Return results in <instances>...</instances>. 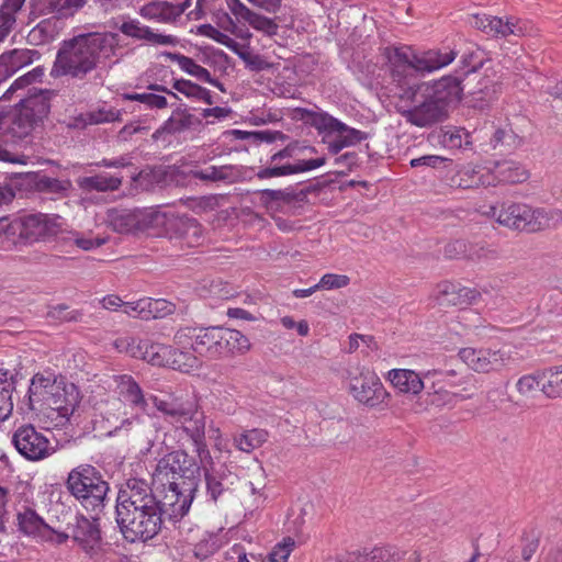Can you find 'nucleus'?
Returning <instances> with one entry per match:
<instances>
[{
  "label": "nucleus",
  "instance_id": "nucleus-41",
  "mask_svg": "<svg viewBox=\"0 0 562 562\" xmlns=\"http://www.w3.org/2000/svg\"><path fill=\"white\" fill-rule=\"evenodd\" d=\"M459 187L463 189L486 187L491 184L490 175L480 167L465 166L459 173Z\"/></svg>",
  "mask_w": 562,
  "mask_h": 562
},
{
  "label": "nucleus",
  "instance_id": "nucleus-46",
  "mask_svg": "<svg viewBox=\"0 0 562 562\" xmlns=\"http://www.w3.org/2000/svg\"><path fill=\"white\" fill-rule=\"evenodd\" d=\"M461 65L453 74L462 76L463 81H468L471 86V81L479 77V69L483 66V60L477 59L476 53L471 50L462 55Z\"/></svg>",
  "mask_w": 562,
  "mask_h": 562
},
{
  "label": "nucleus",
  "instance_id": "nucleus-31",
  "mask_svg": "<svg viewBox=\"0 0 562 562\" xmlns=\"http://www.w3.org/2000/svg\"><path fill=\"white\" fill-rule=\"evenodd\" d=\"M389 380L400 392L418 394L424 389V382L418 373L407 369H393Z\"/></svg>",
  "mask_w": 562,
  "mask_h": 562
},
{
  "label": "nucleus",
  "instance_id": "nucleus-40",
  "mask_svg": "<svg viewBox=\"0 0 562 562\" xmlns=\"http://www.w3.org/2000/svg\"><path fill=\"white\" fill-rule=\"evenodd\" d=\"M305 171H310L308 166H307V160L302 159V160H299L296 164H285V165H281V166L273 165V166L260 168L257 171L256 177L258 179L263 180V179H268V178L289 176V175H294V173H300V172H305Z\"/></svg>",
  "mask_w": 562,
  "mask_h": 562
},
{
  "label": "nucleus",
  "instance_id": "nucleus-59",
  "mask_svg": "<svg viewBox=\"0 0 562 562\" xmlns=\"http://www.w3.org/2000/svg\"><path fill=\"white\" fill-rule=\"evenodd\" d=\"M69 187V181H60L56 178H50L45 175L41 176L40 192L60 193L67 191Z\"/></svg>",
  "mask_w": 562,
  "mask_h": 562
},
{
  "label": "nucleus",
  "instance_id": "nucleus-48",
  "mask_svg": "<svg viewBox=\"0 0 562 562\" xmlns=\"http://www.w3.org/2000/svg\"><path fill=\"white\" fill-rule=\"evenodd\" d=\"M543 379H546V369L525 374L518 379L516 390L522 397H530L538 391Z\"/></svg>",
  "mask_w": 562,
  "mask_h": 562
},
{
  "label": "nucleus",
  "instance_id": "nucleus-29",
  "mask_svg": "<svg viewBox=\"0 0 562 562\" xmlns=\"http://www.w3.org/2000/svg\"><path fill=\"white\" fill-rule=\"evenodd\" d=\"M183 13V9H173V4L167 1H151L143 5L139 14L157 22H173Z\"/></svg>",
  "mask_w": 562,
  "mask_h": 562
},
{
  "label": "nucleus",
  "instance_id": "nucleus-51",
  "mask_svg": "<svg viewBox=\"0 0 562 562\" xmlns=\"http://www.w3.org/2000/svg\"><path fill=\"white\" fill-rule=\"evenodd\" d=\"M221 546V539L216 535H210L207 538L200 540L194 546V557L200 560H204L217 552Z\"/></svg>",
  "mask_w": 562,
  "mask_h": 562
},
{
  "label": "nucleus",
  "instance_id": "nucleus-35",
  "mask_svg": "<svg viewBox=\"0 0 562 562\" xmlns=\"http://www.w3.org/2000/svg\"><path fill=\"white\" fill-rule=\"evenodd\" d=\"M522 145V137L510 127L496 128L490 138V146L501 154H510Z\"/></svg>",
  "mask_w": 562,
  "mask_h": 562
},
{
  "label": "nucleus",
  "instance_id": "nucleus-32",
  "mask_svg": "<svg viewBox=\"0 0 562 562\" xmlns=\"http://www.w3.org/2000/svg\"><path fill=\"white\" fill-rule=\"evenodd\" d=\"M15 373L7 369H0V422L9 418L13 411L12 393L16 384Z\"/></svg>",
  "mask_w": 562,
  "mask_h": 562
},
{
  "label": "nucleus",
  "instance_id": "nucleus-8",
  "mask_svg": "<svg viewBox=\"0 0 562 562\" xmlns=\"http://www.w3.org/2000/svg\"><path fill=\"white\" fill-rule=\"evenodd\" d=\"M418 85L427 92L428 98H434L448 112L450 108L459 104L465 92L471 97L470 105L479 110L488 106L494 93V90L488 89L481 81L479 82L480 88L472 89L468 81H463L462 76L456 74L430 82H418Z\"/></svg>",
  "mask_w": 562,
  "mask_h": 562
},
{
  "label": "nucleus",
  "instance_id": "nucleus-9",
  "mask_svg": "<svg viewBox=\"0 0 562 562\" xmlns=\"http://www.w3.org/2000/svg\"><path fill=\"white\" fill-rule=\"evenodd\" d=\"M60 217L44 213L24 214L9 221L0 217V239L32 245L56 236L60 232Z\"/></svg>",
  "mask_w": 562,
  "mask_h": 562
},
{
  "label": "nucleus",
  "instance_id": "nucleus-43",
  "mask_svg": "<svg viewBox=\"0 0 562 562\" xmlns=\"http://www.w3.org/2000/svg\"><path fill=\"white\" fill-rule=\"evenodd\" d=\"M224 356L246 353L251 345L249 339L239 330L224 328Z\"/></svg>",
  "mask_w": 562,
  "mask_h": 562
},
{
  "label": "nucleus",
  "instance_id": "nucleus-21",
  "mask_svg": "<svg viewBox=\"0 0 562 562\" xmlns=\"http://www.w3.org/2000/svg\"><path fill=\"white\" fill-rule=\"evenodd\" d=\"M57 384L55 380L46 378L41 373H36L29 386L27 391V405L32 411H41L46 406H56V402L52 401L54 392H57Z\"/></svg>",
  "mask_w": 562,
  "mask_h": 562
},
{
  "label": "nucleus",
  "instance_id": "nucleus-55",
  "mask_svg": "<svg viewBox=\"0 0 562 562\" xmlns=\"http://www.w3.org/2000/svg\"><path fill=\"white\" fill-rule=\"evenodd\" d=\"M442 144L449 148H462L471 145L470 135L463 130H449L442 135Z\"/></svg>",
  "mask_w": 562,
  "mask_h": 562
},
{
  "label": "nucleus",
  "instance_id": "nucleus-28",
  "mask_svg": "<svg viewBox=\"0 0 562 562\" xmlns=\"http://www.w3.org/2000/svg\"><path fill=\"white\" fill-rule=\"evenodd\" d=\"M160 349L162 351L161 356L165 357V364H170L175 370L190 372L199 369L202 364L200 356L190 348L171 349L161 347Z\"/></svg>",
  "mask_w": 562,
  "mask_h": 562
},
{
  "label": "nucleus",
  "instance_id": "nucleus-64",
  "mask_svg": "<svg viewBox=\"0 0 562 562\" xmlns=\"http://www.w3.org/2000/svg\"><path fill=\"white\" fill-rule=\"evenodd\" d=\"M467 245L463 240H453L448 243L443 248V256L448 259H457L464 256Z\"/></svg>",
  "mask_w": 562,
  "mask_h": 562
},
{
  "label": "nucleus",
  "instance_id": "nucleus-49",
  "mask_svg": "<svg viewBox=\"0 0 562 562\" xmlns=\"http://www.w3.org/2000/svg\"><path fill=\"white\" fill-rule=\"evenodd\" d=\"M44 76V68L37 66L31 71L24 74L13 81V83L3 93L2 99H10V97L20 89H23L32 83L41 82Z\"/></svg>",
  "mask_w": 562,
  "mask_h": 562
},
{
  "label": "nucleus",
  "instance_id": "nucleus-13",
  "mask_svg": "<svg viewBox=\"0 0 562 562\" xmlns=\"http://www.w3.org/2000/svg\"><path fill=\"white\" fill-rule=\"evenodd\" d=\"M202 461L206 501L214 505H226L236 495L239 476L225 462H215L212 454Z\"/></svg>",
  "mask_w": 562,
  "mask_h": 562
},
{
  "label": "nucleus",
  "instance_id": "nucleus-4",
  "mask_svg": "<svg viewBox=\"0 0 562 562\" xmlns=\"http://www.w3.org/2000/svg\"><path fill=\"white\" fill-rule=\"evenodd\" d=\"M112 35L88 33L64 41L50 70L52 77L85 79L100 63L101 54L112 47Z\"/></svg>",
  "mask_w": 562,
  "mask_h": 562
},
{
  "label": "nucleus",
  "instance_id": "nucleus-39",
  "mask_svg": "<svg viewBox=\"0 0 562 562\" xmlns=\"http://www.w3.org/2000/svg\"><path fill=\"white\" fill-rule=\"evenodd\" d=\"M172 88L189 99L204 101L209 105L214 103L211 91L195 82H192L191 80L175 79Z\"/></svg>",
  "mask_w": 562,
  "mask_h": 562
},
{
  "label": "nucleus",
  "instance_id": "nucleus-50",
  "mask_svg": "<svg viewBox=\"0 0 562 562\" xmlns=\"http://www.w3.org/2000/svg\"><path fill=\"white\" fill-rule=\"evenodd\" d=\"M401 553L392 547L374 548L368 554L359 553V562H397Z\"/></svg>",
  "mask_w": 562,
  "mask_h": 562
},
{
  "label": "nucleus",
  "instance_id": "nucleus-17",
  "mask_svg": "<svg viewBox=\"0 0 562 562\" xmlns=\"http://www.w3.org/2000/svg\"><path fill=\"white\" fill-rule=\"evenodd\" d=\"M206 417L203 411L199 408L196 402L190 407L188 415L181 416V429L191 440L193 452L199 459H210L211 451L207 447L205 437Z\"/></svg>",
  "mask_w": 562,
  "mask_h": 562
},
{
  "label": "nucleus",
  "instance_id": "nucleus-42",
  "mask_svg": "<svg viewBox=\"0 0 562 562\" xmlns=\"http://www.w3.org/2000/svg\"><path fill=\"white\" fill-rule=\"evenodd\" d=\"M268 439V432L263 429L254 428L234 438L235 446L244 451L251 452L261 447Z\"/></svg>",
  "mask_w": 562,
  "mask_h": 562
},
{
  "label": "nucleus",
  "instance_id": "nucleus-52",
  "mask_svg": "<svg viewBox=\"0 0 562 562\" xmlns=\"http://www.w3.org/2000/svg\"><path fill=\"white\" fill-rule=\"evenodd\" d=\"M83 314L79 310L69 311L66 304H58L53 306L47 312V317L58 322H80Z\"/></svg>",
  "mask_w": 562,
  "mask_h": 562
},
{
  "label": "nucleus",
  "instance_id": "nucleus-3",
  "mask_svg": "<svg viewBox=\"0 0 562 562\" xmlns=\"http://www.w3.org/2000/svg\"><path fill=\"white\" fill-rule=\"evenodd\" d=\"M203 461L184 449L164 454L157 462L155 474L167 486V501L176 503L178 514H188L202 481Z\"/></svg>",
  "mask_w": 562,
  "mask_h": 562
},
{
  "label": "nucleus",
  "instance_id": "nucleus-7",
  "mask_svg": "<svg viewBox=\"0 0 562 562\" xmlns=\"http://www.w3.org/2000/svg\"><path fill=\"white\" fill-rule=\"evenodd\" d=\"M54 92L48 89L31 88L27 94L14 105L7 133L14 142L23 140L44 125L50 112Z\"/></svg>",
  "mask_w": 562,
  "mask_h": 562
},
{
  "label": "nucleus",
  "instance_id": "nucleus-24",
  "mask_svg": "<svg viewBox=\"0 0 562 562\" xmlns=\"http://www.w3.org/2000/svg\"><path fill=\"white\" fill-rule=\"evenodd\" d=\"M190 176L193 179L203 182H223L225 184H233L241 181L243 167L236 165H211L205 168L191 170Z\"/></svg>",
  "mask_w": 562,
  "mask_h": 562
},
{
  "label": "nucleus",
  "instance_id": "nucleus-5",
  "mask_svg": "<svg viewBox=\"0 0 562 562\" xmlns=\"http://www.w3.org/2000/svg\"><path fill=\"white\" fill-rule=\"evenodd\" d=\"M68 493L88 513L100 515L109 503L110 484L104 474L90 463L71 469L65 481Z\"/></svg>",
  "mask_w": 562,
  "mask_h": 562
},
{
  "label": "nucleus",
  "instance_id": "nucleus-15",
  "mask_svg": "<svg viewBox=\"0 0 562 562\" xmlns=\"http://www.w3.org/2000/svg\"><path fill=\"white\" fill-rule=\"evenodd\" d=\"M296 112L302 121L316 128L318 133L339 134L348 147L368 138L366 132L348 126L327 112H317L303 108L296 109Z\"/></svg>",
  "mask_w": 562,
  "mask_h": 562
},
{
  "label": "nucleus",
  "instance_id": "nucleus-11",
  "mask_svg": "<svg viewBox=\"0 0 562 562\" xmlns=\"http://www.w3.org/2000/svg\"><path fill=\"white\" fill-rule=\"evenodd\" d=\"M490 214L501 225L518 232L536 233L549 226V217L542 209L525 203L504 202L499 207L491 206Z\"/></svg>",
  "mask_w": 562,
  "mask_h": 562
},
{
  "label": "nucleus",
  "instance_id": "nucleus-19",
  "mask_svg": "<svg viewBox=\"0 0 562 562\" xmlns=\"http://www.w3.org/2000/svg\"><path fill=\"white\" fill-rule=\"evenodd\" d=\"M481 293L473 288L463 286L460 283L442 281L437 285L436 299L441 305L463 306L477 301Z\"/></svg>",
  "mask_w": 562,
  "mask_h": 562
},
{
  "label": "nucleus",
  "instance_id": "nucleus-20",
  "mask_svg": "<svg viewBox=\"0 0 562 562\" xmlns=\"http://www.w3.org/2000/svg\"><path fill=\"white\" fill-rule=\"evenodd\" d=\"M535 32V27L531 22L515 16H508L505 20L498 16L490 15L487 22L486 34L506 38L510 35L517 37L530 36Z\"/></svg>",
  "mask_w": 562,
  "mask_h": 562
},
{
  "label": "nucleus",
  "instance_id": "nucleus-45",
  "mask_svg": "<svg viewBox=\"0 0 562 562\" xmlns=\"http://www.w3.org/2000/svg\"><path fill=\"white\" fill-rule=\"evenodd\" d=\"M561 364L546 368L547 382L541 384L540 391L546 397L562 398V372Z\"/></svg>",
  "mask_w": 562,
  "mask_h": 562
},
{
  "label": "nucleus",
  "instance_id": "nucleus-61",
  "mask_svg": "<svg viewBox=\"0 0 562 562\" xmlns=\"http://www.w3.org/2000/svg\"><path fill=\"white\" fill-rule=\"evenodd\" d=\"M42 173L40 172H24L18 173L15 177V186L24 188L25 190L40 191V180Z\"/></svg>",
  "mask_w": 562,
  "mask_h": 562
},
{
  "label": "nucleus",
  "instance_id": "nucleus-14",
  "mask_svg": "<svg viewBox=\"0 0 562 562\" xmlns=\"http://www.w3.org/2000/svg\"><path fill=\"white\" fill-rule=\"evenodd\" d=\"M67 530L71 540L87 554H97L103 544L100 515L92 514L87 517L82 513L70 516Z\"/></svg>",
  "mask_w": 562,
  "mask_h": 562
},
{
  "label": "nucleus",
  "instance_id": "nucleus-12",
  "mask_svg": "<svg viewBox=\"0 0 562 562\" xmlns=\"http://www.w3.org/2000/svg\"><path fill=\"white\" fill-rule=\"evenodd\" d=\"M175 340L182 348H190L200 358L216 360L224 357V327H180Z\"/></svg>",
  "mask_w": 562,
  "mask_h": 562
},
{
  "label": "nucleus",
  "instance_id": "nucleus-1",
  "mask_svg": "<svg viewBox=\"0 0 562 562\" xmlns=\"http://www.w3.org/2000/svg\"><path fill=\"white\" fill-rule=\"evenodd\" d=\"M458 53L443 46L413 54L411 47L390 45L381 49L398 97L414 105L402 114L406 121L418 127H428L445 121L448 111L418 85V74L432 72L452 63Z\"/></svg>",
  "mask_w": 562,
  "mask_h": 562
},
{
  "label": "nucleus",
  "instance_id": "nucleus-27",
  "mask_svg": "<svg viewBox=\"0 0 562 562\" xmlns=\"http://www.w3.org/2000/svg\"><path fill=\"white\" fill-rule=\"evenodd\" d=\"M32 13L38 15L54 14L58 19L74 15L87 0H32Z\"/></svg>",
  "mask_w": 562,
  "mask_h": 562
},
{
  "label": "nucleus",
  "instance_id": "nucleus-25",
  "mask_svg": "<svg viewBox=\"0 0 562 562\" xmlns=\"http://www.w3.org/2000/svg\"><path fill=\"white\" fill-rule=\"evenodd\" d=\"M19 530L27 536L40 538L43 541H53L55 529L33 509L26 507L16 515Z\"/></svg>",
  "mask_w": 562,
  "mask_h": 562
},
{
  "label": "nucleus",
  "instance_id": "nucleus-22",
  "mask_svg": "<svg viewBox=\"0 0 562 562\" xmlns=\"http://www.w3.org/2000/svg\"><path fill=\"white\" fill-rule=\"evenodd\" d=\"M106 222L119 234H135L147 226L142 212L137 210L110 209L106 212Z\"/></svg>",
  "mask_w": 562,
  "mask_h": 562
},
{
  "label": "nucleus",
  "instance_id": "nucleus-63",
  "mask_svg": "<svg viewBox=\"0 0 562 562\" xmlns=\"http://www.w3.org/2000/svg\"><path fill=\"white\" fill-rule=\"evenodd\" d=\"M448 159L438 155H425L418 158H414L411 160V166L413 168L417 167H431L437 168L441 165H443Z\"/></svg>",
  "mask_w": 562,
  "mask_h": 562
},
{
  "label": "nucleus",
  "instance_id": "nucleus-38",
  "mask_svg": "<svg viewBox=\"0 0 562 562\" xmlns=\"http://www.w3.org/2000/svg\"><path fill=\"white\" fill-rule=\"evenodd\" d=\"M25 0H4L0 7V43L11 33L15 23V14L22 9Z\"/></svg>",
  "mask_w": 562,
  "mask_h": 562
},
{
  "label": "nucleus",
  "instance_id": "nucleus-26",
  "mask_svg": "<svg viewBox=\"0 0 562 562\" xmlns=\"http://www.w3.org/2000/svg\"><path fill=\"white\" fill-rule=\"evenodd\" d=\"M202 124V120L190 113L186 104H179L162 123L160 132H167L168 135H179L188 131H196Z\"/></svg>",
  "mask_w": 562,
  "mask_h": 562
},
{
  "label": "nucleus",
  "instance_id": "nucleus-37",
  "mask_svg": "<svg viewBox=\"0 0 562 562\" xmlns=\"http://www.w3.org/2000/svg\"><path fill=\"white\" fill-rule=\"evenodd\" d=\"M120 394L132 407L146 411L148 404L139 384L131 376L123 375L119 385Z\"/></svg>",
  "mask_w": 562,
  "mask_h": 562
},
{
  "label": "nucleus",
  "instance_id": "nucleus-53",
  "mask_svg": "<svg viewBox=\"0 0 562 562\" xmlns=\"http://www.w3.org/2000/svg\"><path fill=\"white\" fill-rule=\"evenodd\" d=\"M119 29L126 36L136 40H145L147 42H149V38L153 35V31L149 26L140 25L136 20L125 21Z\"/></svg>",
  "mask_w": 562,
  "mask_h": 562
},
{
  "label": "nucleus",
  "instance_id": "nucleus-2",
  "mask_svg": "<svg viewBox=\"0 0 562 562\" xmlns=\"http://www.w3.org/2000/svg\"><path fill=\"white\" fill-rule=\"evenodd\" d=\"M187 514H178L176 503L164 495L158 499L150 485L131 477L120 485L115 502V521L128 542H146L160 531L164 520L178 521Z\"/></svg>",
  "mask_w": 562,
  "mask_h": 562
},
{
  "label": "nucleus",
  "instance_id": "nucleus-34",
  "mask_svg": "<svg viewBox=\"0 0 562 562\" xmlns=\"http://www.w3.org/2000/svg\"><path fill=\"white\" fill-rule=\"evenodd\" d=\"M149 400L160 413L172 418L175 422H179L181 420V416L188 415L190 413V407L194 403L192 401L182 402L176 397H169L166 400L156 395H150Z\"/></svg>",
  "mask_w": 562,
  "mask_h": 562
},
{
  "label": "nucleus",
  "instance_id": "nucleus-62",
  "mask_svg": "<svg viewBox=\"0 0 562 562\" xmlns=\"http://www.w3.org/2000/svg\"><path fill=\"white\" fill-rule=\"evenodd\" d=\"M123 312L131 316H139L147 319V299H142L136 302H123Z\"/></svg>",
  "mask_w": 562,
  "mask_h": 562
},
{
  "label": "nucleus",
  "instance_id": "nucleus-16",
  "mask_svg": "<svg viewBox=\"0 0 562 562\" xmlns=\"http://www.w3.org/2000/svg\"><path fill=\"white\" fill-rule=\"evenodd\" d=\"M12 443L16 451L30 461H40L55 452L49 439L33 425L19 427L13 436Z\"/></svg>",
  "mask_w": 562,
  "mask_h": 562
},
{
  "label": "nucleus",
  "instance_id": "nucleus-10",
  "mask_svg": "<svg viewBox=\"0 0 562 562\" xmlns=\"http://www.w3.org/2000/svg\"><path fill=\"white\" fill-rule=\"evenodd\" d=\"M346 379L349 394L359 404L368 408H383L389 405L390 394L372 369L359 364L350 367Z\"/></svg>",
  "mask_w": 562,
  "mask_h": 562
},
{
  "label": "nucleus",
  "instance_id": "nucleus-36",
  "mask_svg": "<svg viewBox=\"0 0 562 562\" xmlns=\"http://www.w3.org/2000/svg\"><path fill=\"white\" fill-rule=\"evenodd\" d=\"M494 172L498 181L506 183H521L529 177L527 169L514 160L497 161Z\"/></svg>",
  "mask_w": 562,
  "mask_h": 562
},
{
  "label": "nucleus",
  "instance_id": "nucleus-30",
  "mask_svg": "<svg viewBox=\"0 0 562 562\" xmlns=\"http://www.w3.org/2000/svg\"><path fill=\"white\" fill-rule=\"evenodd\" d=\"M122 177L108 176L106 173H99L89 177H80L77 179L78 187L86 192H108L116 191L122 186Z\"/></svg>",
  "mask_w": 562,
  "mask_h": 562
},
{
  "label": "nucleus",
  "instance_id": "nucleus-47",
  "mask_svg": "<svg viewBox=\"0 0 562 562\" xmlns=\"http://www.w3.org/2000/svg\"><path fill=\"white\" fill-rule=\"evenodd\" d=\"M54 393L55 395H53L52 401H55L57 405L46 406V408L57 411L61 416L72 414L79 402L78 394H69L66 387L61 389L59 385L57 386V392Z\"/></svg>",
  "mask_w": 562,
  "mask_h": 562
},
{
  "label": "nucleus",
  "instance_id": "nucleus-23",
  "mask_svg": "<svg viewBox=\"0 0 562 562\" xmlns=\"http://www.w3.org/2000/svg\"><path fill=\"white\" fill-rule=\"evenodd\" d=\"M41 54L36 49L15 48L0 55V83L13 76L21 68L40 59Z\"/></svg>",
  "mask_w": 562,
  "mask_h": 562
},
{
  "label": "nucleus",
  "instance_id": "nucleus-56",
  "mask_svg": "<svg viewBox=\"0 0 562 562\" xmlns=\"http://www.w3.org/2000/svg\"><path fill=\"white\" fill-rule=\"evenodd\" d=\"M255 30L265 33L268 36H273L278 33L279 25L274 20L265 15L252 13L250 19L247 21Z\"/></svg>",
  "mask_w": 562,
  "mask_h": 562
},
{
  "label": "nucleus",
  "instance_id": "nucleus-58",
  "mask_svg": "<svg viewBox=\"0 0 562 562\" xmlns=\"http://www.w3.org/2000/svg\"><path fill=\"white\" fill-rule=\"evenodd\" d=\"M350 282V279L348 276L345 274H335V273H326L324 274L317 285H319V289H340L344 286H347Z\"/></svg>",
  "mask_w": 562,
  "mask_h": 562
},
{
  "label": "nucleus",
  "instance_id": "nucleus-33",
  "mask_svg": "<svg viewBox=\"0 0 562 562\" xmlns=\"http://www.w3.org/2000/svg\"><path fill=\"white\" fill-rule=\"evenodd\" d=\"M159 346L148 340L131 338L127 342V352L134 358L144 359L155 366H165V357L160 356Z\"/></svg>",
  "mask_w": 562,
  "mask_h": 562
},
{
  "label": "nucleus",
  "instance_id": "nucleus-18",
  "mask_svg": "<svg viewBox=\"0 0 562 562\" xmlns=\"http://www.w3.org/2000/svg\"><path fill=\"white\" fill-rule=\"evenodd\" d=\"M460 359L472 370L490 373L502 370L509 361V356L502 350L462 348Z\"/></svg>",
  "mask_w": 562,
  "mask_h": 562
},
{
  "label": "nucleus",
  "instance_id": "nucleus-57",
  "mask_svg": "<svg viewBox=\"0 0 562 562\" xmlns=\"http://www.w3.org/2000/svg\"><path fill=\"white\" fill-rule=\"evenodd\" d=\"M295 547V541L286 537L282 542L276 544L268 555V562H286L290 553Z\"/></svg>",
  "mask_w": 562,
  "mask_h": 562
},
{
  "label": "nucleus",
  "instance_id": "nucleus-6",
  "mask_svg": "<svg viewBox=\"0 0 562 562\" xmlns=\"http://www.w3.org/2000/svg\"><path fill=\"white\" fill-rule=\"evenodd\" d=\"M54 92L48 89L31 88L27 94L14 105L7 133L14 142L23 140L44 125L50 112Z\"/></svg>",
  "mask_w": 562,
  "mask_h": 562
},
{
  "label": "nucleus",
  "instance_id": "nucleus-60",
  "mask_svg": "<svg viewBox=\"0 0 562 562\" xmlns=\"http://www.w3.org/2000/svg\"><path fill=\"white\" fill-rule=\"evenodd\" d=\"M239 58L251 71H261L271 67L270 63H268L261 55L252 54L248 50L245 54H239Z\"/></svg>",
  "mask_w": 562,
  "mask_h": 562
},
{
  "label": "nucleus",
  "instance_id": "nucleus-54",
  "mask_svg": "<svg viewBox=\"0 0 562 562\" xmlns=\"http://www.w3.org/2000/svg\"><path fill=\"white\" fill-rule=\"evenodd\" d=\"M175 304L166 300L147 299V318H161L175 312Z\"/></svg>",
  "mask_w": 562,
  "mask_h": 562
},
{
  "label": "nucleus",
  "instance_id": "nucleus-44",
  "mask_svg": "<svg viewBox=\"0 0 562 562\" xmlns=\"http://www.w3.org/2000/svg\"><path fill=\"white\" fill-rule=\"evenodd\" d=\"M164 56L172 61H177L180 68L187 74L194 76L201 81L210 80V71L198 65L192 58L184 56L180 53L165 52Z\"/></svg>",
  "mask_w": 562,
  "mask_h": 562
}]
</instances>
